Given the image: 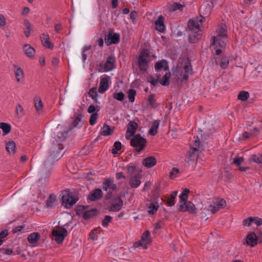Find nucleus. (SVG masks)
Segmentation results:
<instances>
[{
	"instance_id": "f257e3e1",
	"label": "nucleus",
	"mask_w": 262,
	"mask_h": 262,
	"mask_svg": "<svg viewBox=\"0 0 262 262\" xmlns=\"http://www.w3.org/2000/svg\"><path fill=\"white\" fill-rule=\"evenodd\" d=\"M57 154V150H51L50 155L48 157L47 160L44 162L43 166L41 170V179H46L49 177L52 168V166L55 162L57 157L55 158V155ZM58 159H56L58 160Z\"/></svg>"
},
{
	"instance_id": "f03ea898",
	"label": "nucleus",
	"mask_w": 262,
	"mask_h": 262,
	"mask_svg": "<svg viewBox=\"0 0 262 262\" xmlns=\"http://www.w3.org/2000/svg\"><path fill=\"white\" fill-rule=\"evenodd\" d=\"M220 36L212 37V42L210 47L215 46L214 49L215 50V54L219 55L221 54L222 51L225 50L226 47L227 38L220 37Z\"/></svg>"
},
{
	"instance_id": "7ed1b4c3",
	"label": "nucleus",
	"mask_w": 262,
	"mask_h": 262,
	"mask_svg": "<svg viewBox=\"0 0 262 262\" xmlns=\"http://www.w3.org/2000/svg\"><path fill=\"white\" fill-rule=\"evenodd\" d=\"M147 141L146 139L142 137L139 134L136 135L130 140V145L135 147L134 152L139 153L146 147Z\"/></svg>"
},
{
	"instance_id": "20e7f679",
	"label": "nucleus",
	"mask_w": 262,
	"mask_h": 262,
	"mask_svg": "<svg viewBox=\"0 0 262 262\" xmlns=\"http://www.w3.org/2000/svg\"><path fill=\"white\" fill-rule=\"evenodd\" d=\"M78 198L72 193L65 191L61 198L62 204L68 209L71 208L78 201Z\"/></svg>"
},
{
	"instance_id": "39448f33",
	"label": "nucleus",
	"mask_w": 262,
	"mask_h": 262,
	"mask_svg": "<svg viewBox=\"0 0 262 262\" xmlns=\"http://www.w3.org/2000/svg\"><path fill=\"white\" fill-rule=\"evenodd\" d=\"M178 210L182 212H188L190 214H196V208L194 204L191 201H186L181 204H178Z\"/></svg>"
},
{
	"instance_id": "423d86ee",
	"label": "nucleus",
	"mask_w": 262,
	"mask_h": 262,
	"mask_svg": "<svg viewBox=\"0 0 262 262\" xmlns=\"http://www.w3.org/2000/svg\"><path fill=\"white\" fill-rule=\"evenodd\" d=\"M105 42L107 46L112 44H117L120 42V34L117 33H114L113 29L108 31L107 34L105 35Z\"/></svg>"
},
{
	"instance_id": "0eeeda50",
	"label": "nucleus",
	"mask_w": 262,
	"mask_h": 262,
	"mask_svg": "<svg viewBox=\"0 0 262 262\" xmlns=\"http://www.w3.org/2000/svg\"><path fill=\"white\" fill-rule=\"evenodd\" d=\"M52 235L55 237V242L60 244L62 243L65 237L68 235V231L64 228L61 227L59 230H53Z\"/></svg>"
},
{
	"instance_id": "6e6552de",
	"label": "nucleus",
	"mask_w": 262,
	"mask_h": 262,
	"mask_svg": "<svg viewBox=\"0 0 262 262\" xmlns=\"http://www.w3.org/2000/svg\"><path fill=\"white\" fill-rule=\"evenodd\" d=\"M229 59V57L226 55H222L220 57H214L215 63L216 65L219 64L223 69H225L228 67Z\"/></svg>"
},
{
	"instance_id": "1a4fd4ad",
	"label": "nucleus",
	"mask_w": 262,
	"mask_h": 262,
	"mask_svg": "<svg viewBox=\"0 0 262 262\" xmlns=\"http://www.w3.org/2000/svg\"><path fill=\"white\" fill-rule=\"evenodd\" d=\"M123 204V201L120 197L115 198L109 207L108 210L110 211H118L122 207Z\"/></svg>"
},
{
	"instance_id": "9d476101",
	"label": "nucleus",
	"mask_w": 262,
	"mask_h": 262,
	"mask_svg": "<svg viewBox=\"0 0 262 262\" xmlns=\"http://www.w3.org/2000/svg\"><path fill=\"white\" fill-rule=\"evenodd\" d=\"M103 196V192L100 188H96L92 191L88 195V199L94 202L100 200Z\"/></svg>"
},
{
	"instance_id": "9b49d317",
	"label": "nucleus",
	"mask_w": 262,
	"mask_h": 262,
	"mask_svg": "<svg viewBox=\"0 0 262 262\" xmlns=\"http://www.w3.org/2000/svg\"><path fill=\"white\" fill-rule=\"evenodd\" d=\"M258 237L254 232H250L246 237V243L251 247H254L257 245Z\"/></svg>"
},
{
	"instance_id": "f8f14e48",
	"label": "nucleus",
	"mask_w": 262,
	"mask_h": 262,
	"mask_svg": "<svg viewBox=\"0 0 262 262\" xmlns=\"http://www.w3.org/2000/svg\"><path fill=\"white\" fill-rule=\"evenodd\" d=\"M117 188V186L114 184V179L112 178H107L104 180L102 184V189L104 191H107L108 189L114 191Z\"/></svg>"
},
{
	"instance_id": "ddd939ff",
	"label": "nucleus",
	"mask_w": 262,
	"mask_h": 262,
	"mask_svg": "<svg viewBox=\"0 0 262 262\" xmlns=\"http://www.w3.org/2000/svg\"><path fill=\"white\" fill-rule=\"evenodd\" d=\"M202 19L200 22L198 20L189 19L187 24L188 28L191 31H201L200 28V25H202Z\"/></svg>"
},
{
	"instance_id": "4468645a",
	"label": "nucleus",
	"mask_w": 262,
	"mask_h": 262,
	"mask_svg": "<svg viewBox=\"0 0 262 262\" xmlns=\"http://www.w3.org/2000/svg\"><path fill=\"white\" fill-rule=\"evenodd\" d=\"M116 58L114 56H110L105 63L104 72H108L115 68Z\"/></svg>"
},
{
	"instance_id": "2eb2a0df",
	"label": "nucleus",
	"mask_w": 262,
	"mask_h": 262,
	"mask_svg": "<svg viewBox=\"0 0 262 262\" xmlns=\"http://www.w3.org/2000/svg\"><path fill=\"white\" fill-rule=\"evenodd\" d=\"M110 78V77L107 76L101 79L98 88V92L100 93L103 94L109 89L108 80Z\"/></svg>"
},
{
	"instance_id": "dca6fc26",
	"label": "nucleus",
	"mask_w": 262,
	"mask_h": 262,
	"mask_svg": "<svg viewBox=\"0 0 262 262\" xmlns=\"http://www.w3.org/2000/svg\"><path fill=\"white\" fill-rule=\"evenodd\" d=\"M164 17L162 15H160L157 20L155 21V29L158 31L163 33L165 31L164 25Z\"/></svg>"
},
{
	"instance_id": "f3484780",
	"label": "nucleus",
	"mask_w": 262,
	"mask_h": 262,
	"mask_svg": "<svg viewBox=\"0 0 262 262\" xmlns=\"http://www.w3.org/2000/svg\"><path fill=\"white\" fill-rule=\"evenodd\" d=\"M202 37L201 31H192L191 34L189 35V42L192 43L199 41Z\"/></svg>"
},
{
	"instance_id": "a211bd4d",
	"label": "nucleus",
	"mask_w": 262,
	"mask_h": 262,
	"mask_svg": "<svg viewBox=\"0 0 262 262\" xmlns=\"http://www.w3.org/2000/svg\"><path fill=\"white\" fill-rule=\"evenodd\" d=\"M155 68L156 71H159L161 70L166 71L169 68L167 61L165 59H162L157 62L155 64Z\"/></svg>"
},
{
	"instance_id": "6ab92c4d",
	"label": "nucleus",
	"mask_w": 262,
	"mask_h": 262,
	"mask_svg": "<svg viewBox=\"0 0 262 262\" xmlns=\"http://www.w3.org/2000/svg\"><path fill=\"white\" fill-rule=\"evenodd\" d=\"M40 39L45 47L50 49H52L54 48V45L50 41L49 37L48 34H42L40 35Z\"/></svg>"
},
{
	"instance_id": "aec40b11",
	"label": "nucleus",
	"mask_w": 262,
	"mask_h": 262,
	"mask_svg": "<svg viewBox=\"0 0 262 262\" xmlns=\"http://www.w3.org/2000/svg\"><path fill=\"white\" fill-rule=\"evenodd\" d=\"M99 212V211L96 208H92L90 210H86L83 214V219L84 220L88 221L91 218L96 216Z\"/></svg>"
},
{
	"instance_id": "412c9836",
	"label": "nucleus",
	"mask_w": 262,
	"mask_h": 262,
	"mask_svg": "<svg viewBox=\"0 0 262 262\" xmlns=\"http://www.w3.org/2000/svg\"><path fill=\"white\" fill-rule=\"evenodd\" d=\"M156 163L157 160L153 156H149L145 158L143 160L142 162L143 165L147 168H151L153 167L156 164Z\"/></svg>"
},
{
	"instance_id": "4be33fe9",
	"label": "nucleus",
	"mask_w": 262,
	"mask_h": 262,
	"mask_svg": "<svg viewBox=\"0 0 262 262\" xmlns=\"http://www.w3.org/2000/svg\"><path fill=\"white\" fill-rule=\"evenodd\" d=\"M24 53L28 57H33L35 54V49L29 44H25L23 46Z\"/></svg>"
},
{
	"instance_id": "5701e85b",
	"label": "nucleus",
	"mask_w": 262,
	"mask_h": 262,
	"mask_svg": "<svg viewBox=\"0 0 262 262\" xmlns=\"http://www.w3.org/2000/svg\"><path fill=\"white\" fill-rule=\"evenodd\" d=\"M138 66L140 70L142 71H146L149 60L146 58H142V57H139L138 59Z\"/></svg>"
},
{
	"instance_id": "b1692460",
	"label": "nucleus",
	"mask_w": 262,
	"mask_h": 262,
	"mask_svg": "<svg viewBox=\"0 0 262 262\" xmlns=\"http://www.w3.org/2000/svg\"><path fill=\"white\" fill-rule=\"evenodd\" d=\"M114 130V127L111 128L108 125L104 123L102 127V130L100 132V134L104 136H110L113 134Z\"/></svg>"
},
{
	"instance_id": "393cba45",
	"label": "nucleus",
	"mask_w": 262,
	"mask_h": 262,
	"mask_svg": "<svg viewBox=\"0 0 262 262\" xmlns=\"http://www.w3.org/2000/svg\"><path fill=\"white\" fill-rule=\"evenodd\" d=\"M138 124L134 121H130L127 125L126 131L127 133H130L132 135H135L138 128Z\"/></svg>"
},
{
	"instance_id": "a878e982",
	"label": "nucleus",
	"mask_w": 262,
	"mask_h": 262,
	"mask_svg": "<svg viewBox=\"0 0 262 262\" xmlns=\"http://www.w3.org/2000/svg\"><path fill=\"white\" fill-rule=\"evenodd\" d=\"M141 184V181L139 175L136 174L131 177L129 184L132 188H137Z\"/></svg>"
},
{
	"instance_id": "bb28decb",
	"label": "nucleus",
	"mask_w": 262,
	"mask_h": 262,
	"mask_svg": "<svg viewBox=\"0 0 262 262\" xmlns=\"http://www.w3.org/2000/svg\"><path fill=\"white\" fill-rule=\"evenodd\" d=\"M40 238V235L38 232H33L28 236V241L30 244H35Z\"/></svg>"
},
{
	"instance_id": "cd10ccee",
	"label": "nucleus",
	"mask_w": 262,
	"mask_h": 262,
	"mask_svg": "<svg viewBox=\"0 0 262 262\" xmlns=\"http://www.w3.org/2000/svg\"><path fill=\"white\" fill-rule=\"evenodd\" d=\"M190 192V190L188 188H185L182 191L181 194L179 196L180 201L178 204H181L183 203V202H186V201H188V193Z\"/></svg>"
},
{
	"instance_id": "c85d7f7f",
	"label": "nucleus",
	"mask_w": 262,
	"mask_h": 262,
	"mask_svg": "<svg viewBox=\"0 0 262 262\" xmlns=\"http://www.w3.org/2000/svg\"><path fill=\"white\" fill-rule=\"evenodd\" d=\"M0 128H1L3 130V135L6 136L10 132L11 129V126L10 124L7 123L1 122Z\"/></svg>"
},
{
	"instance_id": "c756f323",
	"label": "nucleus",
	"mask_w": 262,
	"mask_h": 262,
	"mask_svg": "<svg viewBox=\"0 0 262 262\" xmlns=\"http://www.w3.org/2000/svg\"><path fill=\"white\" fill-rule=\"evenodd\" d=\"M57 201L56 196L54 194H51L46 201L48 208H52L55 206V203Z\"/></svg>"
},
{
	"instance_id": "7c9ffc66",
	"label": "nucleus",
	"mask_w": 262,
	"mask_h": 262,
	"mask_svg": "<svg viewBox=\"0 0 262 262\" xmlns=\"http://www.w3.org/2000/svg\"><path fill=\"white\" fill-rule=\"evenodd\" d=\"M89 208L88 205H78L76 206L75 208V211L76 214L79 216H83V214L84 213L86 209Z\"/></svg>"
},
{
	"instance_id": "2f4dec72",
	"label": "nucleus",
	"mask_w": 262,
	"mask_h": 262,
	"mask_svg": "<svg viewBox=\"0 0 262 262\" xmlns=\"http://www.w3.org/2000/svg\"><path fill=\"white\" fill-rule=\"evenodd\" d=\"M159 126V123L158 120H155L152 124L150 128L148 133L149 135L155 136L158 133V128Z\"/></svg>"
},
{
	"instance_id": "473e14b6",
	"label": "nucleus",
	"mask_w": 262,
	"mask_h": 262,
	"mask_svg": "<svg viewBox=\"0 0 262 262\" xmlns=\"http://www.w3.org/2000/svg\"><path fill=\"white\" fill-rule=\"evenodd\" d=\"M15 69L14 70V74L17 82H20L21 78L24 77V71L20 67H17L14 66Z\"/></svg>"
},
{
	"instance_id": "72a5a7b5",
	"label": "nucleus",
	"mask_w": 262,
	"mask_h": 262,
	"mask_svg": "<svg viewBox=\"0 0 262 262\" xmlns=\"http://www.w3.org/2000/svg\"><path fill=\"white\" fill-rule=\"evenodd\" d=\"M178 191H174L170 195V198L168 199L166 204L168 206H173L175 204L174 200L177 195Z\"/></svg>"
},
{
	"instance_id": "f704fd0d",
	"label": "nucleus",
	"mask_w": 262,
	"mask_h": 262,
	"mask_svg": "<svg viewBox=\"0 0 262 262\" xmlns=\"http://www.w3.org/2000/svg\"><path fill=\"white\" fill-rule=\"evenodd\" d=\"M159 204L158 202H152L150 203L148 207V213L150 214L153 215L156 213L159 208Z\"/></svg>"
},
{
	"instance_id": "c9c22d12",
	"label": "nucleus",
	"mask_w": 262,
	"mask_h": 262,
	"mask_svg": "<svg viewBox=\"0 0 262 262\" xmlns=\"http://www.w3.org/2000/svg\"><path fill=\"white\" fill-rule=\"evenodd\" d=\"M16 145L13 141H9L6 144V150L10 154H14Z\"/></svg>"
},
{
	"instance_id": "e433bc0d",
	"label": "nucleus",
	"mask_w": 262,
	"mask_h": 262,
	"mask_svg": "<svg viewBox=\"0 0 262 262\" xmlns=\"http://www.w3.org/2000/svg\"><path fill=\"white\" fill-rule=\"evenodd\" d=\"M170 73H166L165 75L163 76L161 80H160L159 82L164 86H168L169 84V79L170 77Z\"/></svg>"
},
{
	"instance_id": "4c0bfd02",
	"label": "nucleus",
	"mask_w": 262,
	"mask_h": 262,
	"mask_svg": "<svg viewBox=\"0 0 262 262\" xmlns=\"http://www.w3.org/2000/svg\"><path fill=\"white\" fill-rule=\"evenodd\" d=\"M72 125L74 127H81L82 126L81 115L78 114L73 121Z\"/></svg>"
},
{
	"instance_id": "58836bf2",
	"label": "nucleus",
	"mask_w": 262,
	"mask_h": 262,
	"mask_svg": "<svg viewBox=\"0 0 262 262\" xmlns=\"http://www.w3.org/2000/svg\"><path fill=\"white\" fill-rule=\"evenodd\" d=\"M89 95L91 97L92 99L95 103H98V93L97 92V88L96 87H93L90 90Z\"/></svg>"
},
{
	"instance_id": "ea45409f",
	"label": "nucleus",
	"mask_w": 262,
	"mask_h": 262,
	"mask_svg": "<svg viewBox=\"0 0 262 262\" xmlns=\"http://www.w3.org/2000/svg\"><path fill=\"white\" fill-rule=\"evenodd\" d=\"M251 161L258 164H262V153L252 155L251 157Z\"/></svg>"
},
{
	"instance_id": "a19ab883",
	"label": "nucleus",
	"mask_w": 262,
	"mask_h": 262,
	"mask_svg": "<svg viewBox=\"0 0 262 262\" xmlns=\"http://www.w3.org/2000/svg\"><path fill=\"white\" fill-rule=\"evenodd\" d=\"M226 26L225 25H222L219 29L217 34L216 36H220L224 38H228L227 34Z\"/></svg>"
},
{
	"instance_id": "79ce46f5",
	"label": "nucleus",
	"mask_w": 262,
	"mask_h": 262,
	"mask_svg": "<svg viewBox=\"0 0 262 262\" xmlns=\"http://www.w3.org/2000/svg\"><path fill=\"white\" fill-rule=\"evenodd\" d=\"M249 93L247 91H241L237 96L238 99L245 101H246L249 98Z\"/></svg>"
},
{
	"instance_id": "37998d69",
	"label": "nucleus",
	"mask_w": 262,
	"mask_h": 262,
	"mask_svg": "<svg viewBox=\"0 0 262 262\" xmlns=\"http://www.w3.org/2000/svg\"><path fill=\"white\" fill-rule=\"evenodd\" d=\"M185 6L186 5L185 4L182 5L179 3L175 2L172 4L171 6V11L174 12L179 10L180 11H182Z\"/></svg>"
},
{
	"instance_id": "c03bdc74",
	"label": "nucleus",
	"mask_w": 262,
	"mask_h": 262,
	"mask_svg": "<svg viewBox=\"0 0 262 262\" xmlns=\"http://www.w3.org/2000/svg\"><path fill=\"white\" fill-rule=\"evenodd\" d=\"M24 25L26 28V30L24 31V33L27 37L30 35V33L32 30L31 24L28 19L24 20Z\"/></svg>"
},
{
	"instance_id": "a18cd8bd",
	"label": "nucleus",
	"mask_w": 262,
	"mask_h": 262,
	"mask_svg": "<svg viewBox=\"0 0 262 262\" xmlns=\"http://www.w3.org/2000/svg\"><path fill=\"white\" fill-rule=\"evenodd\" d=\"M148 104H150L151 107L156 108L158 106V103L156 100L155 99V94L150 95L147 98Z\"/></svg>"
},
{
	"instance_id": "49530a36",
	"label": "nucleus",
	"mask_w": 262,
	"mask_h": 262,
	"mask_svg": "<svg viewBox=\"0 0 262 262\" xmlns=\"http://www.w3.org/2000/svg\"><path fill=\"white\" fill-rule=\"evenodd\" d=\"M142 242H144L146 244H149L151 242V240L150 238V232L148 230L145 231L141 237Z\"/></svg>"
},
{
	"instance_id": "de8ad7c7",
	"label": "nucleus",
	"mask_w": 262,
	"mask_h": 262,
	"mask_svg": "<svg viewBox=\"0 0 262 262\" xmlns=\"http://www.w3.org/2000/svg\"><path fill=\"white\" fill-rule=\"evenodd\" d=\"M128 98L130 102H134L135 100L136 91L134 89H129L127 92Z\"/></svg>"
},
{
	"instance_id": "09e8293b",
	"label": "nucleus",
	"mask_w": 262,
	"mask_h": 262,
	"mask_svg": "<svg viewBox=\"0 0 262 262\" xmlns=\"http://www.w3.org/2000/svg\"><path fill=\"white\" fill-rule=\"evenodd\" d=\"M34 102L35 107L37 111L39 112L40 110H41L43 107V104L41 100L37 97H35L34 98Z\"/></svg>"
},
{
	"instance_id": "8fccbe9b",
	"label": "nucleus",
	"mask_w": 262,
	"mask_h": 262,
	"mask_svg": "<svg viewBox=\"0 0 262 262\" xmlns=\"http://www.w3.org/2000/svg\"><path fill=\"white\" fill-rule=\"evenodd\" d=\"M122 144L119 141H116L114 143V148L112 149V153L114 155L117 154L118 151L121 149Z\"/></svg>"
},
{
	"instance_id": "3c124183",
	"label": "nucleus",
	"mask_w": 262,
	"mask_h": 262,
	"mask_svg": "<svg viewBox=\"0 0 262 262\" xmlns=\"http://www.w3.org/2000/svg\"><path fill=\"white\" fill-rule=\"evenodd\" d=\"M99 110H98L97 111H99ZM98 112H96L95 113L92 114L90 118L89 122L90 124L91 125H94L96 124L97 122V120L98 119Z\"/></svg>"
},
{
	"instance_id": "603ef678",
	"label": "nucleus",
	"mask_w": 262,
	"mask_h": 262,
	"mask_svg": "<svg viewBox=\"0 0 262 262\" xmlns=\"http://www.w3.org/2000/svg\"><path fill=\"white\" fill-rule=\"evenodd\" d=\"M124 94L123 92H116L113 94V97L115 99H116L120 101H123L124 99Z\"/></svg>"
},
{
	"instance_id": "864d4df0",
	"label": "nucleus",
	"mask_w": 262,
	"mask_h": 262,
	"mask_svg": "<svg viewBox=\"0 0 262 262\" xmlns=\"http://www.w3.org/2000/svg\"><path fill=\"white\" fill-rule=\"evenodd\" d=\"M178 73L179 75L182 77L181 81H185L187 82L188 79V74L189 73H183V71L182 69L178 70Z\"/></svg>"
},
{
	"instance_id": "5fc2aeb1",
	"label": "nucleus",
	"mask_w": 262,
	"mask_h": 262,
	"mask_svg": "<svg viewBox=\"0 0 262 262\" xmlns=\"http://www.w3.org/2000/svg\"><path fill=\"white\" fill-rule=\"evenodd\" d=\"M113 217L110 215H105L102 221V226L104 227H107L109 223L112 221Z\"/></svg>"
},
{
	"instance_id": "6e6d98bb",
	"label": "nucleus",
	"mask_w": 262,
	"mask_h": 262,
	"mask_svg": "<svg viewBox=\"0 0 262 262\" xmlns=\"http://www.w3.org/2000/svg\"><path fill=\"white\" fill-rule=\"evenodd\" d=\"M183 73H191L192 72V67L189 60L187 61V64L183 67Z\"/></svg>"
},
{
	"instance_id": "4d7b16f0",
	"label": "nucleus",
	"mask_w": 262,
	"mask_h": 262,
	"mask_svg": "<svg viewBox=\"0 0 262 262\" xmlns=\"http://www.w3.org/2000/svg\"><path fill=\"white\" fill-rule=\"evenodd\" d=\"M96 231H100L101 228L100 227L95 228L94 229L92 230L91 231V232L90 233V234H89L90 237L93 241L97 240L98 239V237L97 236H96V234H95Z\"/></svg>"
},
{
	"instance_id": "13d9d810",
	"label": "nucleus",
	"mask_w": 262,
	"mask_h": 262,
	"mask_svg": "<svg viewBox=\"0 0 262 262\" xmlns=\"http://www.w3.org/2000/svg\"><path fill=\"white\" fill-rule=\"evenodd\" d=\"M68 133L69 130L61 132L58 133L57 137L60 140L63 141L67 137Z\"/></svg>"
},
{
	"instance_id": "bf43d9fd",
	"label": "nucleus",
	"mask_w": 262,
	"mask_h": 262,
	"mask_svg": "<svg viewBox=\"0 0 262 262\" xmlns=\"http://www.w3.org/2000/svg\"><path fill=\"white\" fill-rule=\"evenodd\" d=\"M147 82L150 83L154 86H156L158 83V78L155 79L152 76H149L147 78Z\"/></svg>"
},
{
	"instance_id": "052dcab7",
	"label": "nucleus",
	"mask_w": 262,
	"mask_h": 262,
	"mask_svg": "<svg viewBox=\"0 0 262 262\" xmlns=\"http://www.w3.org/2000/svg\"><path fill=\"white\" fill-rule=\"evenodd\" d=\"M0 253L4 255H10L13 253V250L11 249H6L4 248H0Z\"/></svg>"
},
{
	"instance_id": "680f3d73",
	"label": "nucleus",
	"mask_w": 262,
	"mask_h": 262,
	"mask_svg": "<svg viewBox=\"0 0 262 262\" xmlns=\"http://www.w3.org/2000/svg\"><path fill=\"white\" fill-rule=\"evenodd\" d=\"M253 222L257 226H260L262 225V220L258 216L252 217V223Z\"/></svg>"
},
{
	"instance_id": "e2e57ef3",
	"label": "nucleus",
	"mask_w": 262,
	"mask_h": 262,
	"mask_svg": "<svg viewBox=\"0 0 262 262\" xmlns=\"http://www.w3.org/2000/svg\"><path fill=\"white\" fill-rule=\"evenodd\" d=\"M179 172V169L178 168L176 167L172 168L171 171L170 172V178L171 179H173Z\"/></svg>"
},
{
	"instance_id": "0e129e2a",
	"label": "nucleus",
	"mask_w": 262,
	"mask_h": 262,
	"mask_svg": "<svg viewBox=\"0 0 262 262\" xmlns=\"http://www.w3.org/2000/svg\"><path fill=\"white\" fill-rule=\"evenodd\" d=\"M252 224V216L245 219L243 221V225L245 226H250Z\"/></svg>"
},
{
	"instance_id": "69168bd1",
	"label": "nucleus",
	"mask_w": 262,
	"mask_h": 262,
	"mask_svg": "<svg viewBox=\"0 0 262 262\" xmlns=\"http://www.w3.org/2000/svg\"><path fill=\"white\" fill-rule=\"evenodd\" d=\"M226 205V202L223 199H221L217 203L216 206L219 207V209H222Z\"/></svg>"
},
{
	"instance_id": "338daca9",
	"label": "nucleus",
	"mask_w": 262,
	"mask_h": 262,
	"mask_svg": "<svg viewBox=\"0 0 262 262\" xmlns=\"http://www.w3.org/2000/svg\"><path fill=\"white\" fill-rule=\"evenodd\" d=\"M243 161V159L242 158L236 157L234 158L233 163L237 166H239Z\"/></svg>"
},
{
	"instance_id": "774afa93",
	"label": "nucleus",
	"mask_w": 262,
	"mask_h": 262,
	"mask_svg": "<svg viewBox=\"0 0 262 262\" xmlns=\"http://www.w3.org/2000/svg\"><path fill=\"white\" fill-rule=\"evenodd\" d=\"M24 108L23 106L18 104L17 105L16 107V112L17 115H22L23 113Z\"/></svg>"
}]
</instances>
